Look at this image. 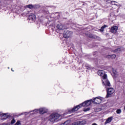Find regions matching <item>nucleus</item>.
I'll use <instances>...</instances> for the list:
<instances>
[{"label":"nucleus","mask_w":125,"mask_h":125,"mask_svg":"<svg viewBox=\"0 0 125 125\" xmlns=\"http://www.w3.org/2000/svg\"><path fill=\"white\" fill-rule=\"evenodd\" d=\"M121 51V48H118L117 49L115 50V52H119Z\"/></svg>","instance_id":"23"},{"label":"nucleus","mask_w":125,"mask_h":125,"mask_svg":"<svg viewBox=\"0 0 125 125\" xmlns=\"http://www.w3.org/2000/svg\"><path fill=\"white\" fill-rule=\"evenodd\" d=\"M103 99L100 97H96L92 100V103L93 104H100L102 102V100Z\"/></svg>","instance_id":"6"},{"label":"nucleus","mask_w":125,"mask_h":125,"mask_svg":"<svg viewBox=\"0 0 125 125\" xmlns=\"http://www.w3.org/2000/svg\"><path fill=\"white\" fill-rule=\"evenodd\" d=\"M15 122H16L15 120L13 119L11 122V125H13V124H15Z\"/></svg>","instance_id":"22"},{"label":"nucleus","mask_w":125,"mask_h":125,"mask_svg":"<svg viewBox=\"0 0 125 125\" xmlns=\"http://www.w3.org/2000/svg\"><path fill=\"white\" fill-rule=\"evenodd\" d=\"M114 4V5H117V4Z\"/></svg>","instance_id":"29"},{"label":"nucleus","mask_w":125,"mask_h":125,"mask_svg":"<svg viewBox=\"0 0 125 125\" xmlns=\"http://www.w3.org/2000/svg\"><path fill=\"white\" fill-rule=\"evenodd\" d=\"M73 36V32L69 30H65L63 33V38L65 39H68L70 37Z\"/></svg>","instance_id":"5"},{"label":"nucleus","mask_w":125,"mask_h":125,"mask_svg":"<svg viewBox=\"0 0 125 125\" xmlns=\"http://www.w3.org/2000/svg\"><path fill=\"white\" fill-rule=\"evenodd\" d=\"M47 112H48V109L45 107L39 108V114H40V115H43V114H46Z\"/></svg>","instance_id":"8"},{"label":"nucleus","mask_w":125,"mask_h":125,"mask_svg":"<svg viewBox=\"0 0 125 125\" xmlns=\"http://www.w3.org/2000/svg\"><path fill=\"white\" fill-rule=\"evenodd\" d=\"M29 20H31V21H35L36 20V15H31L28 17Z\"/></svg>","instance_id":"13"},{"label":"nucleus","mask_w":125,"mask_h":125,"mask_svg":"<svg viewBox=\"0 0 125 125\" xmlns=\"http://www.w3.org/2000/svg\"><path fill=\"white\" fill-rule=\"evenodd\" d=\"M57 28L58 30H64L66 28L65 25L62 24V23H58L57 25Z\"/></svg>","instance_id":"11"},{"label":"nucleus","mask_w":125,"mask_h":125,"mask_svg":"<svg viewBox=\"0 0 125 125\" xmlns=\"http://www.w3.org/2000/svg\"><path fill=\"white\" fill-rule=\"evenodd\" d=\"M113 119L112 117L108 118L104 123V125H107V124H109V123H111L112 122V119Z\"/></svg>","instance_id":"14"},{"label":"nucleus","mask_w":125,"mask_h":125,"mask_svg":"<svg viewBox=\"0 0 125 125\" xmlns=\"http://www.w3.org/2000/svg\"><path fill=\"white\" fill-rule=\"evenodd\" d=\"M110 32L111 33H112V34H116V33L118 32V26H112L110 29Z\"/></svg>","instance_id":"10"},{"label":"nucleus","mask_w":125,"mask_h":125,"mask_svg":"<svg viewBox=\"0 0 125 125\" xmlns=\"http://www.w3.org/2000/svg\"><path fill=\"white\" fill-rule=\"evenodd\" d=\"M10 116V114H9V113H2L1 112H0V119L1 120H6V119H7V118H8Z\"/></svg>","instance_id":"7"},{"label":"nucleus","mask_w":125,"mask_h":125,"mask_svg":"<svg viewBox=\"0 0 125 125\" xmlns=\"http://www.w3.org/2000/svg\"><path fill=\"white\" fill-rule=\"evenodd\" d=\"M117 114H121L122 113V110L118 109L116 110Z\"/></svg>","instance_id":"18"},{"label":"nucleus","mask_w":125,"mask_h":125,"mask_svg":"<svg viewBox=\"0 0 125 125\" xmlns=\"http://www.w3.org/2000/svg\"><path fill=\"white\" fill-rule=\"evenodd\" d=\"M1 125H10V124H9V123H7V124L3 123L1 124Z\"/></svg>","instance_id":"26"},{"label":"nucleus","mask_w":125,"mask_h":125,"mask_svg":"<svg viewBox=\"0 0 125 125\" xmlns=\"http://www.w3.org/2000/svg\"><path fill=\"white\" fill-rule=\"evenodd\" d=\"M106 98H109L112 96V94L115 92V89L113 88H107V90Z\"/></svg>","instance_id":"4"},{"label":"nucleus","mask_w":125,"mask_h":125,"mask_svg":"<svg viewBox=\"0 0 125 125\" xmlns=\"http://www.w3.org/2000/svg\"><path fill=\"white\" fill-rule=\"evenodd\" d=\"M60 117V114L56 112H53L48 116L47 119L49 122H50L51 123H54V122H56L57 120H58Z\"/></svg>","instance_id":"3"},{"label":"nucleus","mask_w":125,"mask_h":125,"mask_svg":"<svg viewBox=\"0 0 125 125\" xmlns=\"http://www.w3.org/2000/svg\"><path fill=\"white\" fill-rule=\"evenodd\" d=\"M112 72L114 75H116V70L112 69Z\"/></svg>","instance_id":"24"},{"label":"nucleus","mask_w":125,"mask_h":125,"mask_svg":"<svg viewBox=\"0 0 125 125\" xmlns=\"http://www.w3.org/2000/svg\"><path fill=\"white\" fill-rule=\"evenodd\" d=\"M21 125V122L20 121H18L15 125Z\"/></svg>","instance_id":"19"},{"label":"nucleus","mask_w":125,"mask_h":125,"mask_svg":"<svg viewBox=\"0 0 125 125\" xmlns=\"http://www.w3.org/2000/svg\"><path fill=\"white\" fill-rule=\"evenodd\" d=\"M107 25H104L101 27L100 30L101 31V32H103V31H104V29H105V28H107Z\"/></svg>","instance_id":"16"},{"label":"nucleus","mask_w":125,"mask_h":125,"mask_svg":"<svg viewBox=\"0 0 125 125\" xmlns=\"http://www.w3.org/2000/svg\"><path fill=\"white\" fill-rule=\"evenodd\" d=\"M98 75L101 76L104 75L102 80L103 84L105 85V86H110L111 84L110 83L109 80H108L107 74H105V71L104 70H99L98 71Z\"/></svg>","instance_id":"1"},{"label":"nucleus","mask_w":125,"mask_h":125,"mask_svg":"<svg viewBox=\"0 0 125 125\" xmlns=\"http://www.w3.org/2000/svg\"><path fill=\"white\" fill-rule=\"evenodd\" d=\"M92 103V100H88L85 101L83 104H80L77 105L72 109V112H76V111H78V109L80 108H82V107H88V106H90Z\"/></svg>","instance_id":"2"},{"label":"nucleus","mask_w":125,"mask_h":125,"mask_svg":"<svg viewBox=\"0 0 125 125\" xmlns=\"http://www.w3.org/2000/svg\"><path fill=\"white\" fill-rule=\"evenodd\" d=\"M86 124V121L85 120H83L81 121H76L72 123V125H84Z\"/></svg>","instance_id":"9"},{"label":"nucleus","mask_w":125,"mask_h":125,"mask_svg":"<svg viewBox=\"0 0 125 125\" xmlns=\"http://www.w3.org/2000/svg\"><path fill=\"white\" fill-rule=\"evenodd\" d=\"M40 113V109H35L33 111H31L29 112H25V114H32L34 115V114H39Z\"/></svg>","instance_id":"12"},{"label":"nucleus","mask_w":125,"mask_h":125,"mask_svg":"<svg viewBox=\"0 0 125 125\" xmlns=\"http://www.w3.org/2000/svg\"><path fill=\"white\" fill-rule=\"evenodd\" d=\"M26 7L30 8V9H32V8H34V6H33L32 4H29L26 6Z\"/></svg>","instance_id":"17"},{"label":"nucleus","mask_w":125,"mask_h":125,"mask_svg":"<svg viewBox=\"0 0 125 125\" xmlns=\"http://www.w3.org/2000/svg\"><path fill=\"white\" fill-rule=\"evenodd\" d=\"M90 110V108L89 107H87V108H84L83 111L84 112H87V111H89Z\"/></svg>","instance_id":"20"},{"label":"nucleus","mask_w":125,"mask_h":125,"mask_svg":"<svg viewBox=\"0 0 125 125\" xmlns=\"http://www.w3.org/2000/svg\"><path fill=\"white\" fill-rule=\"evenodd\" d=\"M116 56H116V55L114 54L112 55L111 56H107V58H112V59H114L115 57H116Z\"/></svg>","instance_id":"15"},{"label":"nucleus","mask_w":125,"mask_h":125,"mask_svg":"<svg viewBox=\"0 0 125 125\" xmlns=\"http://www.w3.org/2000/svg\"><path fill=\"white\" fill-rule=\"evenodd\" d=\"M90 37L92 39H95V37L92 35L90 36Z\"/></svg>","instance_id":"25"},{"label":"nucleus","mask_w":125,"mask_h":125,"mask_svg":"<svg viewBox=\"0 0 125 125\" xmlns=\"http://www.w3.org/2000/svg\"><path fill=\"white\" fill-rule=\"evenodd\" d=\"M23 113H21V115H23Z\"/></svg>","instance_id":"30"},{"label":"nucleus","mask_w":125,"mask_h":125,"mask_svg":"<svg viewBox=\"0 0 125 125\" xmlns=\"http://www.w3.org/2000/svg\"><path fill=\"white\" fill-rule=\"evenodd\" d=\"M11 70H12V72H14V71L13 70H12V69Z\"/></svg>","instance_id":"28"},{"label":"nucleus","mask_w":125,"mask_h":125,"mask_svg":"<svg viewBox=\"0 0 125 125\" xmlns=\"http://www.w3.org/2000/svg\"><path fill=\"white\" fill-rule=\"evenodd\" d=\"M111 2H117L116 1H111Z\"/></svg>","instance_id":"27"},{"label":"nucleus","mask_w":125,"mask_h":125,"mask_svg":"<svg viewBox=\"0 0 125 125\" xmlns=\"http://www.w3.org/2000/svg\"><path fill=\"white\" fill-rule=\"evenodd\" d=\"M64 124H65L66 125H69V124H70V121L67 120V121L64 122Z\"/></svg>","instance_id":"21"}]
</instances>
